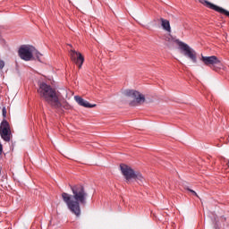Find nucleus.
Wrapping results in <instances>:
<instances>
[{"label":"nucleus","instance_id":"9","mask_svg":"<svg viewBox=\"0 0 229 229\" xmlns=\"http://www.w3.org/2000/svg\"><path fill=\"white\" fill-rule=\"evenodd\" d=\"M200 60L208 67H214V65H219V64H221V61L216 55H211V56L202 55Z\"/></svg>","mask_w":229,"mask_h":229},{"label":"nucleus","instance_id":"6","mask_svg":"<svg viewBox=\"0 0 229 229\" xmlns=\"http://www.w3.org/2000/svg\"><path fill=\"white\" fill-rule=\"evenodd\" d=\"M120 169L122 174H123L127 183H130L131 180H133L135 178V171L131 169V167L126 165H120Z\"/></svg>","mask_w":229,"mask_h":229},{"label":"nucleus","instance_id":"3","mask_svg":"<svg viewBox=\"0 0 229 229\" xmlns=\"http://www.w3.org/2000/svg\"><path fill=\"white\" fill-rule=\"evenodd\" d=\"M175 44H177L178 49L184 56H186V58H189L193 64H198V54L196 53V50L180 39H175Z\"/></svg>","mask_w":229,"mask_h":229},{"label":"nucleus","instance_id":"5","mask_svg":"<svg viewBox=\"0 0 229 229\" xmlns=\"http://www.w3.org/2000/svg\"><path fill=\"white\" fill-rule=\"evenodd\" d=\"M18 55L25 62H30L33 58V52L28 45H22L18 51Z\"/></svg>","mask_w":229,"mask_h":229},{"label":"nucleus","instance_id":"8","mask_svg":"<svg viewBox=\"0 0 229 229\" xmlns=\"http://www.w3.org/2000/svg\"><path fill=\"white\" fill-rule=\"evenodd\" d=\"M125 96H128V98H132V99H135L136 103H139L140 105L146 101L144 95L140 94L139 91L127 89L125 91Z\"/></svg>","mask_w":229,"mask_h":229},{"label":"nucleus","instance_id":"11","mask_svg":"<svg viewBox=\"0 0 229 229\" xmlns=\"http://www.w3.org/2000/svg\"><path fill=\"white\" fill-rule=\"evenodd\" d=\"M74 99H75L76 103H78V105H80V106H83L84 108H95V106H96V104H90V103H89V101L83 99L80 96H75Z\"/></svg>","mask_w":229,"mask_h":229},{"label":"nucleus","instance_id":"18","mask_svg":"<svg viewBox=\"0 0 229 229\" xmlns=\"http://www.w3.org/2000/svg\"><path fill=\"white\" fill-rule=\"evenodd\" d=\"M0 155H3V144L0 143Z\"/></svg>","mask_w":229,"mask_h":229},{"label":"nucleus","instance_id":"15","mask_svg":"<svg viewBox=\"0 0 229 229\" xmlns=\"http://www.w3.org/2000/svg\"><path fill=\"white\" fill-rule=\"evenodd\" d=\"M41 56H42V54H40L39 52H36V58L37 60H38V62H42V60L40 59Z\"/></svg>","mask_w":229,"mask_h":229},{"label":"nucleus","instance_id":"4","mask_svg":"<svg viewBox=\"0 0 229 229\" xmlns=\"http://www.w3.org/2000/svg\"><path fill=\"white\" fill-rule=\"evenodd\" d=\"M0 137L4 142H10L12 139V129L10 123L6 119H4L0 124Z\"/></svg>","mask_w":229,"mask_h":229},{"label":"nucleus","instance_id":"10","mask_svg":"<svg viewBox=\"0 0 229 229\" xmlns=\"http://www.w3.org/2000/svg\"><path fill=\"white\" fill-rule=\"evenodd\" d=\"M201 3L204 6H207V8H210V10H215V12H218V13H223L224 15H226V17H229V12L225 9H223L222 7H219L207 0H203Z\"/></svg>","mask_w":229,"mask_h":229},{"label":"nucleus","instance_id":"12","mask_svg":"<svg viewBox=\"0 0 229 229\" xmlns=\"http://www.w3.org/2000/svg\"><path fill=\"white\" fill-rule=\"evenodd\" d=\"M160 21L163 30H165V31H168V33H171V23L169 22V20L161 18Z\"/></svg>","mask_w":229,"mask_h":229},{"label":"nucleus","instance_id":"1","mask_svg":"<svg viewBox=\"0 0 229 229\" xmlns=\"http://www.w3.org/2000/svg\"><path fill=\"white\" fill-rule=\"evenodd\" d=\"M70 189L72 192V195L67 192H63V201L66 204L72 214H74V216L80 217L81 216V205L82 207L87 205L89 193L87 192V190L83 184L70 185Z\"/></svg>","mask_w":229,"mask_h":229},{"label":"nucleus","instance_id":"7","mask_svg":"<svg viewBox=\"0 0 229 229\" xmlns=\"http://www.w3.org/2000/svg\"><path fill=\"white\" fill-rule=\"evenodd\" d=\"M70 56L72 62H74L79 69H81V65H83V62H85V57H83V55H81L80 52H76V50H71Z\"/></svg>","mask_w":229,"mask_h":229},{"label":"nucleus","instance_id":"2","mask_svg":"<svg viewBox=\"0 0 229 229\" xmlns=\"http://www.w3.org/2000/svg\"><path fill=\"white\" fill-rule=\"evenodd\" d=\"M38 94L44 99L47 105H50L52 108L55 110H62L64 106L60 102V96L56 89L52 88L51 85L46 82H40L38 89Z\"/></svg>","mask_w":229,"mask_h":229},{"label":"nucleus","instance_id":"19","mask_svg":"<svg viewBox=\"0 0 229 229\" xmlns=\"http://www.w3.org/2000/svg\"><path fill=\"white\" fill-rule=\"evenodd\" d=\"M0 42H4V39H3L1 37H0Z\"/></svg>","mask_w":229,"mask_h":229},{"label":"nucleus","instance_id":"13","mask_svg":"<svg viewBox=\"0 0 229 229\" xmlns=\"http://www.w3.org/2000/svg\"><path fill=\"white\" fill-rule=\"evenodd\" d=\"M132 180H136V182H138V183H142V182H144V177L142 176V174L140 173L135 172V176Z\"/></svg>","mask_w":229,"mask_h":229},{"label":"nucleus","instance_id":"14","mask_svg":"<svg viewBox=\"0 0 229 229\" xmlns=\"http://www.w3.org/2000/svg\"><path fill=\"white\" fill-rule=\"evenodd\" d=\"M186 191L191 192L193 196H196L197 198H199V196H198V193L195 191L191 190V188H187Z\"/></svg>","mask_w":229,"mask_h":229},{"label":"nucleus","instance_id":"17","mask_svg":"<svg viewBox=\"0 0 229 229\" xmlns=\"http://www.w3.org/2000/svg\"><path fill=\"white\" fill-rule=\"evenodd\" d=\"M4 69V61L0 60V71Z\"/></svg>","mask_w":229,"mask_h":229},{"label":"nucleus","instance_id":"16","mask_svg":"<svg viewBox=\"0 0 229 229\" xmlns=\"http://www.w3.org/2000/svg\"><path fill=\"white\" fill-rule=\"evenodd\" d=\"M2 114H3V117H4V118H6V114H7V112H6V107H5V106L3 107V109H2Z\"/></svg>","mask_w":229,"mask_h":229}]
</instances>
